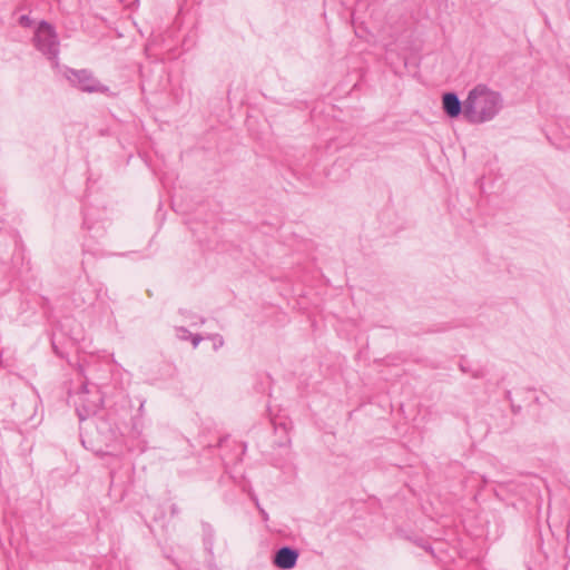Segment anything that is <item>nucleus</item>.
<instances>
[{
    "label": "nucleus",
    "instance_id": "9b49d317",
    "mask_svg": "<svg viewBox=\"0 0 570 570\" xmlns=\"http://www.w3.org/2000/svg\"><path fill=\"white\" fill-rule=\"evenodd\" d=\"M180 331H181V332H184V333L189 334V333H188V331H187L186 328H180Z\"/></svg>",
    "mask_w": 570,
    "mask_h": 570
},
{
    "label": "nucleus",
    "instance_id": "39448f33",
    "mask_svg": "<svg viewBox=\"0 0 570 570\" xmlns=\"http://www.w3.org/2000/svg\"><path fill=\"white\" fill-rule=\"evenodd\" d=\"M297 559V550L291 547H282L274 556V564L279 569L287 570L295 567Z\"/></svg>",
    "mask_w": 570,
    "mask_h": 570
},
{
    "label": "nucleus",
    "instance_id": "6e6552de",
    "mask_svg": "<svg viewBox=\"0 0 570 570\" xmlns=\"http://www.w3.org/2000/svg\"><path fill=\"white\" fill-rule=\"evenodd\" d=\"M189 335L191 337L193 346L197 347L198 344L202 342L203 337L200 335H198V334H195V335L189 334Z\"/></svg>",
    "mask_w": 570,
    "mask_h": 570
},
{
    "label": "nucleus",
    "instance_id": "f257e3e1",
    "mask_svg": "<svg viewBox=\"0 0 570 570\" xmlns=\"http://www.w3.org/2000/svg\"><path fill=\"white\" fill-rule=\"evenodd\" d=\"M502 107L503 99L500 92L485 85H478L465 98L464 119L474 125L484 124L494 119Z\"/></svg>",
    "mask_w": 570,
    "mask_h": 570
},
{
    "label": "nucleus",
    "instance_id": "423d86ee",
    "mask_svg": "<svg viewBox=\"0 0 570 570\" xmlns=\"http://www.w3.org/2000/svg\"><path fill=\"white\" fill-rule=\"evenodd\" d=\"M443 109L451 118H456L461 114L464 116L465 100L461 101L456 94L445 92L442 97Z\"/></svg>",
    "mask_w": 570,
    "mask_h": 570
},
{
    "label": "nucleus",
    "instance_id": "9d476101",
    "mask_svg": "<svg viewBox=\"0 0 570 570\" xmlns=\"http://www.w3.org/2000/svg\"><path fill=\"white\" fill-rule=\"evenodd\" d=\"M216 344L223 345V338L220 337L219 341H216Z\"/></svg>",
    "mask_w": 570,
    "mask_h": 570
},
{
    "label": "nucleus",
    "instance_id": "20e7f679",
    "mask_svg": "<svg viewBox=\"0 0 570 570\" xmlns=\"http://www.w3.org/2000/svg\"><path fill=\"white\" fill-rule=\"evenodd\" d=\"M67 79L72 83V86L85 92L108 91V87L101 85L99 80L94 77V73L87 69H69L67 71Z\"/></svg>",
    "mask_w": 570,
    "mask_h": 570
},
{
    "label": "nucleus",
    "instance_id": "f03ea898",
    "mask_svg": "<svg viewBox=\"0 0 570 570\" xmlns=\"http://www.w3.org/2000/svg\"><path fill=\"white\" fill-rule=\"evenodd\" d=\"M72 401L80 421L95 415L102 405V397L98 389L94 386L92 390H89L86 383L81 384Z\"/></svg>",
    "mask_w": 570,
    "mask_h": 570
},
{
    "label": "nucleus",
    "instance_id": "1a4fd4ad",
    "mask_svg": "<svg viewBox=\"0 0 570 570\" xmlns=\"http://www.w3.org/2000/svg\"><path fill=\"white\" fill-rule=\"evenodd\" d=\"M216 344L223 345V338L220 337L219 341H216Z\"/></svg>",
    "mask_w": 570,
    "mask_h": 570
},
{
    "label": "nucleus",
    "instance_id": "0eeeda50",
    "mask_svg": "<svg viewBox=\"0 0 570 570\" xmlns=\"http://www.w3.org/2000/svg\"><path fill=\"white\" fill-rule=\"evenodd\" d=\"M19 23H20V26H22V27L29 28V27H31V26H32V20H31V18H30L29 16L23 14V16H21V17L19 18Z\"/></svg>",
    "mask_w": 570,
    "mask_h": 570
},
{
    "label": "nucleus",
    "instance_id": "7ed1b4c3",
    "mask_svg": "<svg viewBox=\"0 0 570 570\" xmlns=\"http://www.w3.org/2000/svg\"><path fill=\"white\" fill-rule=\"evenodd\" d=\"M35 46L49 59H56L59 53V41L53 27L41 21L35 33Z\"/></svg>",
    "mask_w": 570,
    "mask_h": 570
}]
</instances>
